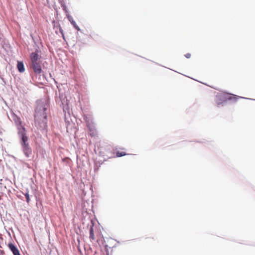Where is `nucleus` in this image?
I'll list each match as a JSON object with an SVG mask.
<instances>
[{
  "label": "nucleus",
  "mask_w": 255,
  "mask_h": 255,
  "mask_svg": "<svg viewBox=\"0 0 255 255\" xmlns=\"http://www.w3.org/2000/svg\"><path fill=\"white\" fill-rule=\"evenodd\" d=\"M40 53V51L36 49L34 52L31 53L30 55V66L36 74H40L42 71V60Z\"/></svg>",
  "instance_id": "nucleus-1"
},
{
  "label": "nucleus",
  "mask_w": 255,
  "mask_h": 255,
  "mask_svg": "<svg viewBox=\"0 0 255 255\" xmlns=\"http://www.w3.org/2000/svg\"><path fill=\"white\" fill-rule=\"evenodd\" d=\"M46 108L43 103H39L35 111V123L40 124L43 122L47 118L45 112Z\"/></svg>",
  "instance_id": "nucleus-2"
},
{
  "label": "nucleus",
  "mask_w": 255,
  "mask_h": 255,
  "mask_svg": "<svg viewBox=\"0 0 255 255\" xmlns=\"http://www.w3.org/2000/svg\"><path fill=\"white\" fill-rule=\"evenodd\" d=\"M216 98L217 104L218 106H219L221 104L224 102H226L228 100H233L237 101L239 97L233 95L229 93L223 92L218 94L216 96Z\"/></svg>",
  "instance_id": "nucleus-3"
},
{
  "label": "nucleus",
  "mask_w": 255,
  "mask_h": 255,
  "mask_svg": "<svg viewBox=\"0 0 255 255\" xmlns=\"http://www.w3.org/2000/svg\"><path fill=\"white\" fill-rule=\"evenodd\" d=\"M18 129V134L21 138V141H25L28 140V137L26 135L25 132V128L22 125L19 127H17Z\"/></svg>",
  "instance_id": "nucleus-4"
},
{
  "label": "nucleus",
  "mask_w": 255,
  "mask_h": 255,
  "mask_svg": "<svg viewBox=\"0 0 255 255\" xmlns=\"http://www.w3.org/2000/svg\"><path fill=\"white\" fill-rule=\"evenodd\" d=\"M21 144L22 147L23 151L24 154L27 156L29 157L31 154V149L29 147L27 141H21Z\"/></svg>",
  "instance_id": "nucleus-5"
},
{
  "label": "nucleus",
  "mask_w": 255,
  "mask_h": 255,
  "mask_svg": "<svg viewBox=\"0 0 255 255\" xmlns=\"http://www.w3.org/2000/svg\"><path fill=\"white\" fill-rule=\"evenodd\" d=\"M8 247L9 250L12 252L13 255H20L19 250L12 243H9Z\"/></svg>",
  "instance_id": "nucleus-6"
},
{
  "label": "nucleus",
  "mask_w": 255,
  "mask_h": 255,
  "mask_svg": "<svg viewBox=\"0 0 255 255\" xmlns=\"http://www.w3.org/2000/svg\"><path fill=\"white\" fill-rule=\"evenodd\" d=\"M96 232L94 231L93 227H91L90 229V239L91 242L96 241V238L95 234Z\"/></svg>",
  "instance_id": "nucleus-7"
},
{
  "label": "nucleus",
  "mask_w": 255,
  "mask_h": 255,
  "mask_svg": "<svg viewBox=\"0 0 255 255\" xmlns=\"http://www.w3.org/2000/svg\"><path fill=\"white\" fill-rule=\"evenodd\" d=\"M17 67L18 71L21 73L25 71L24 66L22 62L18 61Z\"/></svg>",
  "instance_id": "nucleus-8"
},
{
  "label": "nucleus",
  "mask_w": 255,
  "mask_h": 255,
  "mask_svg": "<svg viewBox=\"0 0 255 255\" xmlns=\"http://www.w3.org/2000/svg\"><path fill=\"white\" fill-rule=\"evenodd\" d=\"M89 131L90 134L91 136H95L97 135V132L95 129H92V128H90Z\"/></svg>",
  "instance_id": "nucleus-9"
},
{
  "label": "nucleus",
  "mask_w": 255,
  "mask_h": 255,
  "mask_svg": "<svg viewBox=\"0 0 255 255\" xmlns=\"http://www.w3.org/2000/svg\"><path fill=\"white\" fill-rule=\"evenodd\" d=\"M14 123L17 127L22 125L20 119L18 118H16L15 119H14Z\"/></svg>",
  "instance_id": "nucleus-10"
},
{
  "label": "nucleus",
  "mask_w": 255,
  "mask_h": 255,
  "mask_svg": "<svg viewBox=\"0 0 255 255\" xmlns=\"http://www.w3.org/2000/svg\"><path fill=\"white\" fill-rule=\"evenodd\" d=\"M71 24L73 25V26L78 30H80V28L79 27V26L77 25L76 23L75 22V21H74L73 20H70Z\"/></svg>",
  "instance_id": "nucleus-11"
},
{
  "label": "nucleus",
  "mask_w": 255,
  "mask_h": 255,
  "mask_svg": "<svg viewBox=\"0 0 255 255\" xmlns=\"http://www.w3.org/2000/svg\"><path fill=\"white\" fill-rule=\"evenodd\" d=\"M127 154L125 152L118 151L116 153L117 157H121L126 155Z\"/></svg>",
  "instance_id": "nucleus-12"
},
{
  "label": "nucleus",
  "mask_w": 255,
  "mask_h": 255,
  "mask_svg": "<svg viewBox=\"0 0 255 255\" xmlns=\"http://www.w3.org/2000/svg\"><path fill=\"white\" fill-rule=\"evenodd\" d=\"M25 197L26 198V202L29 203L30 201L29 195L28 192H26L24 194Z\"/></svg>",
  "instance_id": "nucleus-13"
},
{
  "label": "nucleus",
  "mask_w": 255,
  "mask_h": 255,
  "mask_svg": "<svg viewBox=\"0 0 255 255\" xmlns=\"http://www.w3.org/2000/svg\"><path fill=\"white\" fill-rule=\"evenodd\" d=\"M185 56L187 58H190L191 57V54L190 53H187L185 55Z\"/></svg>",
  "instance_id": "nucleus-14"
},
{
  "label": "nucleus",
  "mask_w": 255,
  "mask_h": 255,
  "mask_svg": "<svg viewBox=\"0 0 255 255\" xmlns=\"http://www.w3.org/2000/svg\"><path fill=\"white\" fill-rule=\"evenodd\" d=\"M60 30L61 33H62V34L63 37H64V35H63V30H62V29L61 28H60Z\"/></svg>",
  "instance_id": "nucleus-15"
}]
</instances>
